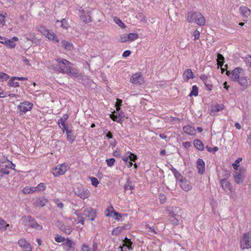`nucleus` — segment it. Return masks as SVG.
<instances>
[{"mask_svg":"<svg viewBox=\"0 0 251 251\" xmlns=\"http://www.w3.org/2000/svg\"><path fill=\"white\" fill-rule=\"evenodd\" d=\"M226 73L233 80L237 81L243 89L247 88L249 82L247 77L245 76L243 70L242 68L237 67L233 70L231 73L228 71H226Z\"/></svg>","mask_w":251,"mask_h":251,"instance_id":"nucleus-1","label":"nucleus"},{"mask_svg":"<svg viewBox=\"0 0 251 251\" xmlns=\"http://www.w3.org/2000/svg\"><path fill=\"white\" fill-rule=\"evenodd\" d=\"M69 64H53V69L54 71L63 74H67L77 76L78 70L68 65Z\"/></svg>","mask_w":251,"mask_h":251,"instance_id":"nucleus-2","label":"nucleus"},{"mask_svg":"<svg viewBox=\"0 0 251 251\" xmlns=\"http://www.w3.org/2000/svg\"><path fill=\"white\" fill-rule=\"evenodd\" d=\"M187 21L190 23H196L199 25H203L205 23V18L199 12L190 11L187 14Z\"/></svg>","mask_w":251,"mask_h":251,"instance_id":"nucleus-3","label":"nucleus"},{"mask_svg":"<svg viewBox=\"0 0 251 251\" xmlns=\"http://www.w3.org/2000/svg\"><path fill=\"white\" fill-rule=\"evenodd\" d=\"M75 194L81 199L84 200L90 196L89 191L83 186L79 185L75 188Z\"/></svg>","mask_w":251,"mask_h":251,"instance_id":"nucleus-4","label":"nucleus"},{"mask_svg":"<svg viewBox=\"0 0 251 251\" xmlns=\"http://www.w3.org/2000/svg\"><path fill=\"white\" fill-rule=\"evenodd\" d=\"M69 166L65 163L57 165L55 168H53L52 173L55 177L63 175L68 171Z\"/></svg>","mask_w":251,"mask_h":251,"instance_id":"nucleus-5","label":"nucleus"},{"mask_svg":"<svg viewBox=\"0 0 251 251\" xmlns=\"http://www.w3.org/2000/svg\"><path fill=\"white\" fill-rule=\"evenodd\" d=\"M33 105L31 102L27 101L21 102L18 106L20 115H23L26 112L31 110Z\"/></svg>","mask_w":251,"mask_h":251,"instance_id":"nucleus-6","label":"nucleus"},{"mask_svg":"<svg viewBox=\"0 0 251 251\" xmlns=\"http://www.w3.org/2000/svg\"><path fill=\"white\" fill-rule=\"evenodd\" d=\"M130 82L136 85H140L144 83V78L141 72H137L133 74L130 78Z\"/></svg>","mask_w":251,"mask_h":251,"instance_id":"nucleus-7","label":"nucleus"},{"mask_svg":"<svg viewBox=\"0 0 251 251\" xmlns=\"http://www.w3.org/2000/svg\"><path fill=\"white\" fill-rule=\"evenodd\" d=\"M241 247L243 249L251 248V233L243 235Z\"/></svg>","mask_w":251,"mask_h":251,"instance_id":"nucleus-8","label":"nucleus"},{"mask_svg":"<svg viewBox=\"0 0 251 251\" xmlns=\"http://www.w3.org/2000/svg\"><path fill=\"white\" fill-rule=\"evenodd\" d=\"M82 214L91 221L94 220L96 217V212L94 209L91 207L85 209Z\"/></svg>","mask_w":251,"mask_h":251,"instance_id":"nucleus-9","label":"nucleus"},{"mask_svg":"<svg viewBox=\"0 0 251 251\" xmlns=\"http://www.w3.org/2000/svg\"><path fill=\"white\" fill-rule=\"evenodd\" d=\"M41 32L50 40L53 41L55 43H58L59 42V39H57L56 35L53 32L45 29V28H43V29H41Z\"/></svg>","mask_w":251,"mask_h":251,"instance_id":"nucleus-10","label":"nucleus"},{"mask_svg":"<svg viewBox=\"0 0 251 251\" xmlns=\"http://www.w3.org/2000/svg\"><path fill=\"white\" fill-rule=\"evenodd\" d=\"M18 244L23 251H32L31 245L25 238L20 239Z\"/></svg>","mask_w":251,"mask_h":251,"instance_id":"nucleus-11","label":"nucleus"},{"mask_svg":"<svg viewBox=\"0 0 251 251\" xmlns=\"http://www.w3.org/2000/svg\"><path fill=\"white\" fill-rule=\"evenodd\" d=\"M179 184L180 187L186 192H187L192 189V186L190 185V182L183 177L179 180Z\"/></svg>","mask_w":251,"mask_h":251,"instance_id":"nucleus-12","label":"nucleus"},{"mask_svg":"<svg viewBox=\"0 0 251 251\" xmlns=\"http://www.w3.org/2000/svg\"><path fill=\"white\" fill-rule=\"evenodd\" d=\"M48 200L44 198H36L33 200V204L36 207H43L48 203Z\"/></svg>","mask_w":251,"mask_h":251,"instance_id":"nucleus-13","label":"nucleus"},{"mask_svg":"<svg viewBox=\"0 0 251 251\" xmlns=\"http://www.w3.org/2000/svg\"><path fill=\"white\" fill-rule=\"evenodd\" d=\"M233 177L235 181L238 184H242L245 178L244 173L242 172L241 170L235 172L233 174Z\"/></svg>","mask_w":251,"mask_h":251,"instance_id":"nucleus-14","label":"nucleus"},{"mask_svg":"<svg viewBox=\"0 0 251 251\" xmlns=\"http://www.w3.org/2000/svg\"><path fill=\"white\" fill-rule=\"evenodd\" d=\"M8 165L5 160L0 161V177H2L4 175H8L10 171L8 170L10 168L4 167L5 165Z\"/></svg>","mask_w":251,"mask_h":251,"instance_id":"nucleus-15","label":"nucleus"},{"mask_svg":"<svg viewBox=\"0 0 251 251\" xmlns=\"http://www.w3.org/2000/svg\"><path fill=\"white\" fill-rule=\"evenodd\" d=\"M220 183L222 187L226 192H232L233 190V188L231 184L227 180L226 178H223L220 180Z\"/></svg>","mask_w":251,"mask_h":251,"instance_id":"nucleus-16","label":"nucleus"},{"mask_svg":"<svg viewBox=\"0 0 251 251\" xmlns=\"http://www.w3.org/2000/svg\"><path fill=\"white\" fill-rule=\"evenodd\" d=\"M26 220L29 223V226L37 230H41L42 229V226L39 225L37 222L31 216H27L26 217Z\"/></svg>","mask_w":251,"mask_h":251,"instance_id":"nucleus-17","label":"nucleus"},{"mask_svg":"<svg viewBox=\"0 0 251 251\" xmlns=\"http://www.w3.org/2000/svg\"><path fill=\"white\" fill-rule=\"evenodd\" d=\"M197 168L199 174L202 175L205 171V163L202 159H198L197 161Z\"/></svg>","mask_w":251,"mask_h":251,"instance_id":"nucleus-18","label":"nucleus"},{"mask_svg":"<svg viewBox=\"0 0 251 251\" xmlns=\"http://www.w3.org/2000/svg\"><path fill=\"white\" fill-rule=\"evenodd\" d=\"M123 247L120 246L119 248L120 249L121 251H124L125 250L123 249L124 247H126L128 250H132L133 248H132V242L131 241L130 239L127 238V237H125L123 240Z\"/></svg>","mask_w":251,"mask_h":251,"instance_id":"nucleus-19","label":"nucleus"},{"mask_svg":"<svg viewBox=\"0 0 251 251\" xmlns=\"http://www.w3.org/2000/svg\"><path fill=\"white\" fill-rule=\"evenodd\" d=\"M239 10L240 11L241 14L244 17H251V10L248 7L242 5L239 8Z\"/></svg>","mask_w":251,"mask_h":251,"instance_id":"nucleus-20","label":"nucleus"},{"mask_svg":"<svg viewBox=\"0 0 251 251\" xmlns=\"http://www.w3.org/2000/svg\"><path fill=\"white\" fill-rule=\"evenodd\" d=\"M195 75L192 70L190 69L185 71L183 75V78L185 81H188L190 79L194 78Z\"/></svg>","mask_w":251,"mask_h":251,"instance_id":"nucleus-21","label":"nucleus"},{"mask_svg":"<svg viewBox=\"0 0 251 251\" xmlns=\"http://www.w3.org/2000/svg\"><path fill=\"white\" fill-rule=\"evenodd\" d=\"M57 226L61 231L67 234H70L72 232V228L70 226L65 225L61 222H58Z\"/></svg>","mask_w":251,"mask_h":251,"instance_id":"nucleus-22","label":"nucleus"},{"mask_svg":"<svg viewBox=\"0 0 251 251\" xmlns=\"http://www.w3.org/2000/svg\"><path fill=\"white\" fill-rule=\"evenodd\" d=\"M67 134V139L68 141L72 143L75 140V137L73 133V131L71 129H69V128L66 129L65 130Z\"/></svg>","mask_w":251,"mask_h":251,"instance_id":"nucleus-23","label":"nucleus"},{"mask_svg":"<svg viewBox=\"0 0 251 251\" xmlns=\"http://www.w3.org/2000/svg\"><path fill=\"white\" fill-rule=\"evenodd\" d=\"M184 132L190 135H193L195 134V127L190 125H187L183 127Z\"/></svg>","mask_w":251,"mask_h":251,"instance_id":"nucleus-24","label":"nucleus"},{"mask_svg":"<svg viewBox=\"0 0 251 251\" xmlns=\"http://www.w3.org/2000/svg\"><path fill=\"white\" fill-rule=\"evenodd\" d=\"M61 46L67 50H71L73 49V45L72 43L62 40L60 43Z\"/></svg>","mask_w":251,"mask_h":251,"instance_id":"nucleus-25","label":"nucleus"},{"mask_svg":"<svg viewBox=\"0 0 251 251\" xmlns=\"http://www.w3.org/2000/svg\"><path fill=\"white\" fill-rule=\"evenodd\" d=\"M134 188V185L132 183V181L129 178L127 179L126 182L124 185V190L125 191L127 190H130L132 191ZM132 193V191L130 192V194Z\"/></svg>","mask_w":251,"mask_h":251,"instance_id":"nucleus-26","label":"nucleus"},{"mask_svg":"<svg viewBox=\"0 0 251 251\" xmlns=\"http://www.w3.org/2000/svg\"><path fill=\"white\" fill-rule=\"evenodd\" d=\"M195 147L198 150L202 151L204 150V145L200 140L195 139L193 141Z\"/></svg>","mask_w":251,"mask_h":251,"instance_id":"nucleus-27","label":"nucleus"},{"mask_svg":"<svg viewBox=\"0 0 251 251\" xmlns=\"http://www.w3.org/2000/svg\"><path fill=\"white\" fill-rule=\"evenodd\" d=\"M57 124L59 127L63 130V132H65V130L66 129L69 128V127L66 124V121L59 119L58 121Z\"/></svg>","mask_w":251,"mask_h":251,"instance_id":"nucleus-28","label":"nucleus"},{"mask_svg":"<svg viewBox=\"0 0 251 251\" xmlns=\"http://www.w3.org/2000/svg\"><path fill=\"white\" fill-rule=\"evenodd\" d=\"M114 214V217L117 220H119V218L122 217V214L121 213H118L114 210L108 212L107 213L105 214V216L106 217H113V215Z\"/></svg>","mask_w":251,"mask_h":251,"instance_id":"nucleus-29","label":"nucleus"},{"mask_svg":"<svg viewBox=\"0 0 251 251\" xmlns=\"http://www.w3.org/2000/svg\"><path fill=\"white\" fill-rule=\"evenodd\" d=\"M23 192L24 194H25L37 192L36 191V187H30V186L25 187L23 189Z\"/></svg>","mask_w":251,"mask_h":251,"instance_id":"nucleus-30","label":"nucleus"},{"mask_svg":"<svg viewBox=\"0 0 251 251\" xmlns=\"http://www.w3.org/2000/svg\"><path fill=\"white\" fill-rule=\"evenodd\" d=\"M16 79H15L13 77H12L8 82V85L10 87H17L19 86V82L15 81Z\"/></svg>","mask_w":251,"mask_h":251,"instance_id":"nucleus-31","label":"nucleus"},{"mask_svg":"<svg viewBox=\"0 0 251 251\" xmlns=\"http://www.w3.org/2000/svg\"><path fill=\"white\" fill-rule=\"evenodd\" d=\"M56 24H60L61 26L65 29H68L69 27V25L67 23V20L65 19H63L60 21L59 20H57L56 21Z\"/></svg>","mask_w":251,"mask_h":251,"instance_id":"nucleus-32","label":"nucleus"},{"mask_svg":"<svg viewBox=\"0 0 251 251\" xmlns=\"http://www.w3.org/2000/svg\"><path fill=\"white\" fill-rule=\"evenodd\" d=\"M110 118L114 121H115L119 123H122V122L123 121L121 118V114L120 113H119L118 115L117 114L115 115L114 114H112L110 115Z\"/></svg>","mask_w":251,"mask_h":251,"instance_id":"nucleus-33","label":"nucleus"},{"mask_svg":"<svg viewBox=\"0 0 251 251\" xmlns=\"http://www.w3.org/2000/svg\"><path fill=\"white\" fill-rule=\"evenodd\" d=\"M80 18L83 22L86 23L92 21L91 17L89 14H82L80 16Z\"/></svg>","mask_w":251,"mask_h":251,"instance_id":"nucleus-34","label":"nucleus"},{"mask_svg":"<svg viewBox=\"0 0 251 251\" xmlns=\"http://www.w3.org/2000/svg\"><path fill=\"white\" fill-rule=\"evenodd\" d=\"M65 242V244L68 247V250H74V244L73 242L69 239H67Z\"/></svg>","mask_w":251,"mask_h":251,"instance_id":"nucleus-35","label":"nucleus"},{"mask_svg":"<svg viewBox=\"0 0 251 251\" xmlns=\"http://www.w3.org/2000/svg\"><path fill=\"white\" fill-rule=\"evenodd\" d=\"M46 184L44 183H40L36 186V191L37 192H43L46 189Z\"/></svg>","mask_w":251,"mask_h":251,"instance_id":"nucleus-36","label":"nucleus"},{"mask_svg":"<svg viewBox=\"0 0 251 251\" xmlns=\"http://www.w3.org/2000/svg\"><path fill=\"white\" fill-rule=\"evenodd\" d=\"M8 226H9V225L6 224V222L0 217V229L5 230Z\"/></svg>","mask_w":251,"mask_h":251,"instance_id":"nucleus-37","label":"nucleus"},{"mask_svg":"<svg viewBox=\"0 0 251 251\" xmlns=\"http://www.w3.org/2000/svg\"><path fill=\"white\" fill-rule=\"evenodd\" d=\"M198 95V88L196 85L192 86V90L189 94V96L191 97L192 96H197Z\"/></svg>","mask_w":251,"mask_h":251,"instance_id":"nucleus-38","label":"nucleus"},{"mask_svg":"<svg viewBox=\"0 0 251 251\" xmlns=\"http://www.w3.org/2000/svg\"><path fill=\"white\" fill-rule=\"evenodd\" d=\"M138 35L137 33H130L127 35V38H128L129 41H133L137 39Z\"/></svg>","mask_w":251,"mask_h":251,"instance_id":"nucleus-39","label":"nucleus"},{"mask_svg":"<svg viewBox=\"0 0 251 251\" xmlns=\"http://www.w3.org/2000/svg\"><path fill=\"white\" fill-rule=\"evenodd\" d=\"M5 45L10 48H15L16 46V44L11 39H7L6 43H5Z\"/></svg>","mask_w":251,"mask_h":251,"instance_id":"nucleus-40","label":"nucleus"},{"mask_svg":"<svg viewBox=\"0 0 251 251\" xmlns=\"http://www.w3.org/2000/svg\"><path fill=\"white\" fill-rule=\"evenodd\" d=\"M114 22L118 24L121 28H124L126 27L125 24L123 23V22L118 17H114Z\"/></svg>","mask_w":251,"mask_h":251,"instance_id":"nucleus-41","label":"nucleus"},{"mask_svg":"<svg viewBox=\"0 0 251 251\" xmlns=\"http://www.w3.org/2000/svg\"><path fill=\"white\" fill-rule=\"evenodd\" d=\"M9 75L4 73H0V81H4L9 78Z\"/></svg>","mask_w":251,"mask_h":251,"instance_id":"nucleus-42","label":"nucleus"},{"mask_svg":"<svg viewBox=\"0 0 251 251\" xmlns=\"http://www.w3.org/2000/svg\"><path fill=\"white\" fill-rule=\"evenodd\" d=\"M217 63H225V58L224 56L218 53L217 54V58H216Z\"/></svg>","mask_w":251,"mask_h":251,"instance_id":"nucleus-43","label":"nucleus"},{"mask_svg":"<svg viewBox=\"0 0 251 251\" xmlns=\"http://www.w3.org/2000/svg\"><path fill=\"white\" fill-rule=\"evenodd\" d=\"M122 230V227H120V226L117 227L116 228H114L113 229V230L112 231V234L114 235H118L121 232Z\"/></svg>","mask_w":251,"mask_h":251,"instance_id":"nucleus-44","label":"nucleus"},{"mask_svg":"<svg viewBox=\"0 0 251 251\" xmlns=\"http://www.w3.org/2000/svg\"><path fill=\"white\" fill-rule=\"evenodd\" d=\"M132 155V152L130 151H127L126 153V154L122 157V160L125 162H126L128 161V160L129 159L130 155Z\"/></svg>","mask_w":251,"mask_h":251,"instance_id":"nucleus-45","label":"nucleus"},{"mask_svg":"<svg viewBox=\"0 0 251 251\" xmlns=\"http://www.w3.org/2000/svg\"><path fill=\"white\" fill-rule=\"evenodd\" d=\"M242 159L241 158H237L234 163H232V166L234 170H237L239 167L238 164L242 161Z\"/></svg>","mask_w":251,"mask_h":251,"instance_id":"nucleus-46","label":"nucleus"},{"mask_svg":"<svg viewBox=\"0 0 251 251\" xmlns=\"http://www.w3.org/2000/svg\"><path fill=\"white\" fill-rule=\"evenodd\" d=\"M7 163L8 165H5L4 167H8V168H10V169L15 170V168L16 167L15 164H13L11 161H10L8 160H6Z\"/></svg>","mask_w":251,"mask_h":251,"instance_id":"nucleus-47","label":"nucleus"},{"mask_svg":"<svg viewBox=\"0 0 251 251\" xmlns=\"http://www.w3.org/2000/svg\"><path fill=\"white\" fill-rule=\"evenodd\" d=\"M89 178L91 180L92 184L95 187H97L99 183L98 179L94 177H90Z\"/></svg>","mask_w":251,"mask_h":251,"instance_id":"nucleus-48","label":"nucleus"},{"mask_svg":"<svg viewBox=\"0 0 251 251\" xmlns=\"http://www.w3.org/2000/svg\"><path fill=\"white\" fill-rule=\"evenodd\" d=\"M53 201L60 209H62L63 208L64 204L61 202L58 199H54L53 200Z\"/></svg>","mask_w":251,"mask_h":251,"instance_id":"nucleus-49","label":"nucleus"},{"mask_svg":"<svg viewBox=\"0 0 251 251\" xmlns=\"http://www.w3.org/2000/svg\"><path fill=\"white\" fill-rule=\"evenodd\" d=\"M115 160L113 158H111L109 159H107L106 160V162L108 167H112L114 165Z\"/></svg>","mask_w":251,"mask_h":251,"instance_id":"nucleus-50","label":"nucleus"},{"mask_svg":"<svg viewBox=\"0 0 251 251\" xmlns=\"http://www.w3.org/2000/svg\"><path fill=\"white\" fill-rule=\"evenodd\" d=\"M54 240L57 243L63 242L66 240L65 238L64 237H62L59 235L55 236L54 238Z\"/></svg>","mask_w":251,"mask_h":251,"instance_id":"nucleus-51","label":"nucleus"},{"mask_svg":"<svg viewBox=\"0 0 251 251\" xmlns=\"http://www.w3.org/2000/svg\"><path fill=\"white\" fill-rule=\"evenodd\" d=\"M206 149L208 152H216L218 151V148L217 147H214L213 148H211L208 146H206Z\"/></svg>","mask_w":251,"mask_h":251,"instance_id":"nucleus-52","label":"nucleus"},{"mask_svg":"<svg viewBox=\"0 0 251 251\" xmlns=\"http://www.w3.org/2000/svg\"><path fill=\"white\" fill-rule=\"evenodd\" d=\"M171 214H172V216L173 217V219L171 220V222L172 224L174 225H177L179 224V221L177 219L174 217V213H171Z\"/></svg>","mask_w":251,"mask_h":251,"instance_id":"nucleus-53","label":"nucleus"},{"mask_svg":"<svg viewBox=\"0 0 251 251\" xmlns=\"http://www.w3.org/2000/svg\"><path fill=\"white\" fill-rule=\"evenodd\" d=\"M80 251H91V249L88 246L83 244L82 245Z\"/></svg>","mask_w":251,"mask_h":251,"instance_id":"nucleus-54","label":"nucleus"},{"mask_svg":"<svg viewBox=\"0 0 251 251\" xmlns=\"http://www.w3.org/2000/svg\"><path fill=\"white\" fill-rule=\"evenodd\" d=\"M200 33L198 30H195L193 33V36L194 37V40H196L198 39L200 37Z\"/></svg>","mask_w":251,"mask_h":251,"instance_id":"nucleus-55","label":"nucleus"},{"mask_svg":"<svg viewBox=\"0 0 251 251\" xmlns=\"http://www.w3.org/2000/svg\"><path fill=\"white\" fill-rule=\"evenodd\" d=\"M205 89L207 90H211L213 88V85L208 83V81H205L204 83Z\"/></svg>","mask_w":251,"mask_h":251,"instance_id":"nucleus-56","label":"nucleus"},{"mask_svg":"<svg viewBox=\"0 0 251 251\" xmlns=\"http://www.w3.org/2000/svg\"><path fill=\"white\" fill-rule=\"evenodd\" d=\"M77 219L78 220V223H80L82 225L84 224V218L81 215L78 216Z\"/></svg>","mask_w":251,"mask_h":251,"instance_id":"nucleus-57","label":"nucleus"},{"mask_svg":"<svg viewBox=\"0 0 251 251\" xmlns=\"http://www.w3.org/2000/svg\"><path fill=\"white\" fill-rule=\"evenodd\" d=\"M223 109V106L217 104L214 107V111L215 112H218L222 110Z\"/></svg>","mask_w":251,"mask_h":251,"instance_id":"nucleus-58","label":"nucleus"},{"mask_svg":"<svg viewBox=\"0 0 251 251\" xmlns=\"http://www.w3.org/2000/svg\"><path fill=\"white\" fill-rule=\"evenodd\" d=\"M56 61L57 63H70L69 61H67L66 59L61 58H58L56 59Z\"/></svg>","mask_w":251,"mask_h":251,"instance_id":"nucleus-59","label":"nucleus"},{"mask_svg":"<svg viewBox=\"0 0 251 251\" xmlns=\"http://www.w3.org/2000/svg\"><path fill=\"white\" fill-rule=\"evenodd\" d=\"M137 159V156L136 155L132 153V155H130L129 160L130 161L135 162Z\"/></svg>","mask_w":251,"mask_h":251,"instance_id":"nucleus-60","label":"nucleus"},{"mask_svg":"<svg viewBox=\"0 0 251 251\" xmlns=\"http://www.w3.org/2000/svg\"><path fill=\"white\" fill-rule=\"evenodd\" d=\"M174 175L176 178H178V179L179 177H180V178H182V177H183L181 176V175L176 170H175Z\"/></svg>","mask_w":251,"mask_h":251,"instance_id":"nucleus-61","label":"nucleus"},{"mask_svg":"<svg viewBox=\"0 0 251 251\" xmlns=\"http://www.w3.org/2000/svg\"><path fill=\"white\" fill-rule=\"evenodd\" d=\"M113 155L115 157H120L121 155V153L120 151L118 150H116L114 151H113Z\"/></svg>","mask_w":251,"mask_h":251,"instance_id":"nucleus-62","label":"nucleus"},{"mask_svg":"<svg viewBox=\"0 0 251 251\" xmlns=\"http://www.w3.org/2000/svg\"><path fill=\"white\" fill-rule=\"evenodd\" d=\"M131 54V51L129 50H126L123 53V56L124 57H126L130 55Z\"/></svg>","mask_w":251,"mask_h":251,"instance_id":"nucleus-63","label":"nucleus"},{"mask_svg":"<svg viewBox=\"0 0 251 251\" xmlns=\"http://www.w3.org/2000/svg\"><path fill=\"white\" fill-rule=\"evenodd\" d=\"M245 62L246 63H251V55H248L245 57Z\"/></svg>","mask_w":251,"mask_h":251,"instance_id":"nucleus-64","label":"nucleus"}]
</instances>
